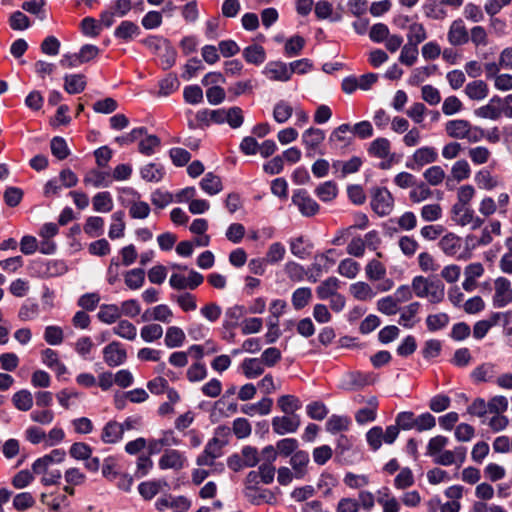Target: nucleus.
Returning <instances> with one entry per match:
<instances>
[{"label": "nucleus", "instance_id": "423d86ee", "mask_svg": "<svg viewBox=\"0 0 512 512\" xmlns=\"http://www.w3.org/2000/svg\"><path fill=\"white\" fill-rule=\"evenodd\" d=\"M438 159V152L434 147L423 146L415 150L411 159L406 162V167L412 170L431 164Z\"/></svg>", "mask_w": 512, "mask_h": 512}, {"label": "nucleus", "instance_id": "72a5a7b5", "mask_svg": "<svg viewBox=\"0 0 512 512\" xmlns=\"http://www.w3.org/2000/svg\"><path fill=\"white\" fill-rule=\"evenodd\" d=\"M200 187L210 196L220 193L223 189L221 178L212 172L205 174L200 181Z\"/></svg>", "mask_w": 512, "mask_h": 512}, {"label": "nucleus", "instance_id": "13d9d810", "mask_svg": "<svg viewBox=\"0 0 512 512\" xmlns=\"http://www.w3.org/2000/svg\"><path fill=\"white\" fill-rule=\"evenodd\" d=\"M415 479L412 470L409 467L401 468L394 479V487L398 490H404L414 485Z\"/></svg>", "mask_w": 512, "mask_h": 512}, {"label": "nucleus", "instance_id": "e433bc0d", "mask_svg": "<svg viewBox=\"0 0 512 512\" xmlns=\"http://www.w3.org/2000/svg\"><path fill=\"white\" fill-rule=\"evenodd\" d=\"M120 317V308L116 304H102L97 313L99 321L108 325L115 323Z\"/></svg>", "mask_w": 512, "mask_h": 512}, {"label": "nucleus", "instance_id": "774afa93", "mask_svg": "<svg viewBox=\"0 0 512 512\" xmlns=\"http://www.w3.org/2000/svg\"><path fill=\"white\" fill-rule=\"evenodd\" d=\"M418 54V46L406 43L401 49L399 61L406 66H412L416 63Z\"/></svg>", "mask_w": 512, "mask_h": 512}, {"label": "nucleus", "instance_id": "052dcab7", "mask_svg": "<svg viewBox=\"0 0 512 512\" xmlns=\"http://www.w3.org/2000/svg\"><path fill=\"white\" fill-rule=\"evenodd\" d=\"M163 335V328L159 324L144 325L140 330V336L143 341L147 343L159 340Z\"/></svg>", "mask_w": 512, "mask_h": 512}, {"label": "nucleus", "instance_id": "bb28decb", "mask_svg": "<svg viewBox=\"0 0 512 512\" xmlns=\"http://www.w3.org/2000/svg\"><path fill=\"white\" fill-rule=\"evenodd\" d=\"M368 154L379 159H386L391 154V143L385 137H378L373 140L368 148Z\"/></svg>", "mask_w": 512, "mask_h": 512}, {"label": "nucleus", "instance_id": "3c124183", "mask_svg": "<svg viewBox=\"0 0 512 512\" xmlns=\"http://www.w3.org/2000/svg\"><path fill=\"white\" fill-rule=\"evenodd\" d=\"M163 485L165 483L158 480L145 481L139 484L138 491L145 500H151L160 492Z\"/></svg>", "mask_w": 512, "mask_h": 512}, {"label": "nucleus", "instance_id": "338daca9", "mask_svg": "<svg viewBox=\"0 0 512 512\" xmlns=\"http://www.w3.org/2000/svg\"><path fill=\"white\" fill-rule=\"evenodd\" d=\"M471 175V168L467 160L456 161L451 168V176L458 182L466 180Z\"/></svg>", "mask_w": 512, "mask_h": 512}, {"label": "nucleus", "instance_id": "20e7f679", "mask_svg": "<svg viewBox=\"0 0 512 512\" xmlns=\"http://www.w3.org/2000/svg\"><path fill=\"white\" fill-rule=\"evenodd\" d=\"M204 281L202 274L195 270H190L188 276L180 273H173L169 279V285L175 290H195Z\"/></svg>", "mask_w": 512, "mask_h": 512}, {"label": "nucleus", "instance_id": "58836bf2", "mask_svg": "<svg viewBox=\"0 0 512 512\" xmlns=\"http://www.w3.org/2000/svg\"><path fill=\"white\" fill-rule=\"evenodd\" d=\"M93 209L96 212L108 213L114 207L113 198L108 191L98 192L92 199Z\"/></svg>", "mask_w": 512, "mask_h": 512}, {"label": "nucleus", "instance_id": "cd10ccee", "mask_svg": "<svg viewBox=\"0 0 512 512\" xmlns=\"http://www.w3.org/2000/svg\"><path fill=\"white\" fill-rule=\"evenodd\" d=\"M378 408V400L376 397H371L367 406L359 409L355 414V420L358 424H365L372 422L376 419Z\"/></svg>", "mask_w": 512, "mask_h": 512}, {"label": "nucleus", "instance_id": "f3484780", "mask_svg": "<svg viewBox=\"0 0 512 512\" xmlns=\"http://www.w3.org/2000/svg\"><path fill=\"white\" fill-rule=\"evenodd\" d=\"M502 98L493 96L486 105L477 108L474 113L477 117L490 120H498L502 116Z\"/></svg>", "mask_w": 512, "mask_h": 512}, {"label": "nucleus", "instance_id": "dca6fc26", "mask_svg": "<svg viewBox=\"0 0 512 512\" xmlns=\"http://www.w3.org/2000/svg\"><path fill=\"white\" fill-rule=\"evenodd\" d=\"M139 173L144 181L159 183L164 179L166 170L161 163L149 162L140 168Z\"/></svg>", "mask_w": 512, "mask_h": 512}, {"label": "nucleus", "instance_id": "2eb2a0df", "mask_svg": "<svg viewBox=\"0 0 512 512\" xmlns=\"http://www.w3.org/2000/svg\"><path fill=\"white\" fill-rule=\"evenodd\" d=\"M83 183L93 188H107L112 184V177L107 171L91 169L85 174Z\"/></svg>", "mask_w": 512, "mask_h": 512}, {"label": "nucleus", "instance_id": "8fccbe9b", "mask_svg": "<svg viewBox=\"0 0 512 512\" xmlns=\"http://www.w3.org/2000/svg\"><path fill=\"white\" fill-rule=\"evenodd\" d=\"M293 114V107L285 100L278 101L273 109V118L279 123H286Z\"/></svg>", "mask_w": 512, "mask_h": 512}, {"label": "nucleus", "instance_id": "4d7b16f0", "mask_svg": "<svg viewBox=\"0 0 512 512\" xmlns=\"http://www.w3.org/2000/svg\"><path fill=\"white\" fill-rule=\"evenodd\" d=\"M491 155V151L485 146H475L468 149V157L474 165L486 164Z\"/></svg>", "mask_w": 512, "mask_h": 512}, {"label": "nucleus", "instance_id": "7c9ffc66", "mask_svg": "<svg viewBox=\"0 0 512 512\" xmlns=\"http://www.w3.org/2000/svg\"><path fill=\"white\" fill-rule=\"evenodd\" d=\"M349 291L355 299L360 301L372 300L377 294L371 285L363 281L351 284Z\"/></svg>", "mask_w": 512, "mask_h": 512}, {"label": "nucleus", "instance_id": "5701e85b", "mask_svg": "<svg viewBox=\"0 0 512 512\" xmlns=\"http://www.w3.org/2000/svg\"><path fill=\"white\" fill-rule=\"evenodd\" d=\"M102 476L108 481H115L120 475V458L116 455H110L103 460L101 466Z\"/></svg>", "mask_w": 512, "mask_h": 512}, {"label": "nucleus", "instance_id": "ddd939ff", "mask_svg": "<svg viewBox=\"0 0 512 512\" xmlns=\"http://www.w3.org/2000/svg\"><path fill=\"white\" fill-rule=\"evenodd\" d=\"M497 376V365L491 362H485L475 367L470 377L476 384L495 382Z\"/></svg>", "mask_w": 512, "mask_h": 512}, {"label": "nucleus", "instance_id": "de8ad7c7", "mask_svg": "<svg viewBox=\"0 0 512 512\" xmlns=\"http://www.w3.org/2000/svg\"><path fill=\"white\" fill-rule=\"evenodd\" d=\"M473 209L470 206H464L463 204H454L452 207V220L460 225L467 226L469 225V220H471V215L473 213Z\"/></svg>", "mask_w": 512, "mask_h": 512}, {"label": "nucleus", "instance_id": "864d4df0", "mask_svg": "<svg viewBox=\"0 0 512 512\" xmlns=\"http://www.w3.org/2000/svg\"><path fill=\"white\" fill-rule=\"evenodd\" d=\"M277 405L282 412L291 415L302 407L301 401L294 395L281 396L277 401Z\"/></svg>", "mask_w": 512, "mask_h": 512}, {"label": "nucleus", "instance_id": "c85d7f7f", "mask_svg": "<svg viewBox=\"0 0 512 512\" xmlns=\"http://www.w3.org/2000/svg\"><path fill=\"white\" fill-rule=\"evenodd\" d=\"M68 270L63 260H48L40 264V273L45 277H57L65 274Z\"/></svg>", "mask_w": 512, "mask_h": 512}, {"label": "nucleus", "instance_id": "5fc2aeb1", "mask_svg": "<svg viewBox=\"0 0 512 512\" xmlns=\"http://www.w3.org/2000/svg\"><path fill=\"white\" fill-rule=\"evenodd\" d=\"M427 39V32L423 24L414 22L410 24L407 33V43L418 46Z\"/></svg>", "mask_w": 512, "mask_h": 512}, {"label": "nucleus", "instance_id": "c03bdc74", "mask_svg": "<svg viewBox=\"0 0 512 512\" xmlns=\"http://www.w3.org/2000/svg\"><path fill=\"white\" fill-rule=\"evenodd\" d=\"M111 224L108 232V236L110 239H119L124 236L125 230V222H124V212L116 211L111 216Z\"/></svg>", "mask_w": 512, "mask_h": 512}, {"label": "nucleus", "instance_id": "ea45409f", "mask_svg": "<svg viewBox=\"0 0 512 512\" xmlns=\"http://www.w3.org/2000/svg\"><path fill=\"white\" fill-rule=\"evenodd\" d=\"M245 497L254 505H260L262 503H274L276 501V497L273 492L268 489H253L249 493V491L244 492Z\"/></svg>", "mask_w": 512, "mask_h": 512}, {"label": "nucleus", "instance_id": "9d476101", "mask_svg": "<svg viewBox=\"0 0 512 512\" xmlns=\"http://www.w3.org/2000/svg\"><path fill=\"white\" fill-rule=\"evenodd\" d=\"M158 465L162 470H181L187 465V458L185 454L179 450L167 449L160 457Z\"/></svg>", "mask_w": 512, "mask_h": 512}, {"label": "nucleus", "instance_id": "69168bd1", "mask_svg": "<svg viewBox=\"0 0 512 512\" xmlns=\"http://www.w3.org/2000/svg\"><path fill=\"white\" fill-rule=\"evenodd\" d=\"M180 86V82L176 75L168 74L165 78L159 81V92L160 96H168L175 92Z\"/></svg>", "mask_w": 512, "mask_h": 512}, {"label": "nucleus", "instance_id": "6e6552de", "mask_svg": "<svg viewBox=\"0 0 512 512\" xmlns=\"http://www.w3.org/2000/svg\"><path fill=\"white\" fill-rule=\"evenodd\" d=\"M467 449L463 446H457L453 450H443L437 455L433 461L435 464L442 466L456 465L462 466L466 460Z\"/></svg>", "mask_w": 512, "mask_h": 512}, {"label": "nucleus", "instance_id": "e2e57ef3", "mask_svg": "<svg viewBox=\"0 0 512 512\" xmlns=\"http://www.w3.org/2000/svg\"><path fill=\"white\" fill-rule=\"evenodd\" d=\"M448 443L449 439L443 435L432 437L427 444L426 455L434 459L444 450Z\"/></svg>", "mask_w": 512, "mask_h": 512}, {"label": "nucleus", "instance_id": "6ab92c4d", "mask_svg": "<svg viewBox=\"0 0 512 512\" xmlns=\"http://www.w3.org/2000/svg\"><path fill=\"white\" fill-rule=\"evenodd\" d=\"M439 247L444 254L457 258L461 253L462 239L454 233H447L440 239Z\"/></svg>", "mask_w": 512, "mask_h": 512}, {"label": "nucleus", "instance_id": "bf43d9fd", "mask_svg": "<svg viewBox=\"0 0 512 512\" xmlns=\"http://www.w3.org/2000/svg\"><path fill=\"white\" fill-rule=\"evenodd\" d=\"M360 271V264L351 259H343L338 265V273L346 278L354 279Z\"/></svg>", "mask_w": 512, "mask_h": 512}, {"label": "nucleus", "instance_id": "b1692460", "mask_svg": "<svg viewBox=\"0 0 512 512\" xmlns=\"http://www.w3.org/2000/svg\"><path fill=\"white\" fill-rule=\"evenodd\" d=\"M469 125L470 122L468 120L454 119L445 124V131L449 137L463 140L466 139Z\"/></svg>", "mask_w": 512, "mask_h": 512}, {"label": "nucleus", "instance_id": "7ed1b4c3", "mask_svg": "<svg viewBox=\"0 0 512 512\" xmlns=\"http://www.w3.org/2000/svg\"><path fill=\"white\" fill-rule=\"evenodd\" d=\"M365 274L368 280L370 281H380L383 280L381 284L377 286L380 292H385L390 290L394 283L391 279H385L386 276V267L385 265L377 259L370 260L365 266Z\"/></svg>", "mask_w": 512, "mask_h": 512}, {"label": "nucleus", "instance_id": "a211bd4d", "mask_svg": "<svg viewBox=\"0 0 512 512\" xmlns=\"http://www.w3.org/2000/svg\"><path fill=\"white\" fill-rule=\"evenodd\" d=\"M325 133L319 128L310 127L302 134V143L307 150V154L311 155L319 145L324 141Z\"/></svg>", "mask_w": 512, "mask_h": 512}, {"label": "nucleus", "instance_id": "39448f33", "mask_svg": "<svg viewBox=\"0 0 512 512\" xmlns=\"http://www.w3.org/2000/svg\"><path fill=\"white\" fill-rule=\"evenodd\" d=\"M512 303V285L505 277H498L494 281V295L492 305L494 308H503Z\"/></svg>", "mask_w": 512, "mask_h": 512}, {"label": "nucleus", "instance_id": "a18cd8bd", "mask_svg": "<svg viewBox=\"0 0 512 512\" xmlns=\"http://www.w3.org/2000/svg\"><path fill=\"white\" fill-rule=\"evenodd\" d=\"M312 299V290L309 287L297 288L291 297L292 306L295 310H301L309 304Z\"/></svg>", "mask_w": 512, "mask_h": 512}, {"label": "nucleus", "instance_id": "c756f323", "mask_svg": "<svg viewBox=\"0 0 512 512\" xmlns=\"http://www.w3.org/2000/svg\"><path fill=\"white\" fill-rule=\"evenodd\" d=\"M242 55L247 63L256 66L261 65L266 60V51L261 45L258 44H252L245 47Z\"/></svg>", "mask_w": 512, "mask_h": 512}, {"label": "nucleus", "instance_id": "aec40b11", "mask_svg": "<svg viewBox=\"0 0 512 512\" xmlns=\"http://www.w3.org/2000/svg\"><path fill=\"white\" fill-rule=\"evenodd\" d=\"M469 35L461 19L453 21L448 31V41L451 45L458 46L467 43Z\"/></svg>", "mask_w": 512, "mask_h": 512}, {"label": "nucleus", "instance_id": "f8f14e48", "mask_svg": "<svg viewBox=\"0 0 512 512\" xmlns=\"http://www.w3.org/2000/svg\"><path fill=\"white\" fill-rule=\"evenodd\" d=\"M262 74L271 81L286 82L291 78V69L282 61H270L263 68Z\"/></svg>", "mask_w": 512, "mask_h": 512}, {"label": "nucleus", "instance_id": "680f3d73", "mask_svg": "<svg viewBox=\"0 0 512 512\" xmlns=\"http://www.w3.org/2000/svg\"><path fill=\"white\" fill-rule=\"evenodd\" d=\"M278 455L282 457H291L298 451L299 443L295 438H283L276 442Z\"/></svg>", "mask_w": 512, "mask_h": 512}, {"label": "nucleus", "instance_id": "0e129e2a", "mask_svg": "<svg viewBox=\"0 0 512 512\" xmlns=\"http://www.w3.org/2000/svg\"><path fill=\"white\" fill-rule=\"evenodd\" d=\"M81 32L91 38H96L101 33V24L93 17H85L80 23Z\"/></svg>", "mask_w": 512, "mask_h": 512}, {"label": "nucleus", "instance_id": "c9c22d12", "mask_svg": "<svg viewBox=\"0 0 512 512\" xmlns=\"http://www.w3.org/2000/svg\"><path fill=\"white\" fill-rule=\"evenodd\" d=\"M123 276L125 285L130 290H139L145 283V271L142 268L128 270Z\"/></svg>", "mask_w": 512, "mask_h": 512}, {"label": "nucleus", "instance_id": "393cba45", "mask_svg": "<svg viewBox=\"0 0 512 512\" xmlns=\"http://www.w3.org/2000/svg\"><path fill=\"white\" fill-rule=\"evenodd\" d=\"M464 93L469 99L480 101L488 96L489 87L483 80H474L465 86Z\"/></svg>", "mask_w": 512, "mask_h": 512}, {"label": "nucleus", "instance_id": "37998d69", "mask_svg": "<svg viewBox=\"0 0 512 512\" xmlns=\"http://www.w3.org/2000/svg\"><path fill=\"white\" fill-rule=\"evenodd\" d=\"M115 335L128 341H133L137 337L136 326L128 320H120L113 328Z\"/></svg>", "mask_w": 512, "mask_h": 512}, {"label": "nucleus", "instance_id": "09e8293b", "mask_svg": "<svg viewBox=\"0 0 512 512\" xmlns=\"http://www.w3.org/2000/svg\"><path fill=\"white\" fill-rule=\"evenodd\" d=\"M315 194L322 202H330L336 198L338 188L335 182L326 181L315 189Z\"/></svg>", "mask_w": 512, "mask_h": 512}, {"label": "nucleus", "instance_id": "79ce46f5", "mask_svg": "<svg viewBox=\"0 0 512 512\" xmlns=\"http://www.w3.org/2000/svg\"><path fill=\"white\" fill-rule=\"evenodd\" d=\"M245 314V308L241 305H234L225 311L223 326L226 329H234L238 326L240 319Z\"/></svg>", "mask_w": 512, "mask_h": 512}, {"label": "nucleus", "instance_id": "a19ab883", "mask_svg": "<svg viewBox=\"0 0 512 512\" xmlns=\"http://www.w3.org/2000/svg\"><path fill=\"white\" fill-rule=\"evenodd\" d=\"M12 403L19 411H29L33 407L32 393L27 389H21L13 394Z\"/></svg>", "mask_w": 512, "mask_h": 512}, {"label": "nucleus", "instance_id": "603ef678", "mask_svg": "<svg viewBox=\"0 0 512 512\" xmlns=\"http://www.w3.org/2000/svg\"><path fill=\"white\" fill-rule=\"evenodd\" d=\"M338 255L339 254L335 249H328L325 253L315 257L314 268L318 272H321L322 270L328 271L336 262L334 256Z\"/></svg>", "mask_w": 512, "mask_h": 512}, {"label": "nucleus", "instance_id": "49530a36", "mask_svg": "<svg viewBox=\"0 0 512 512\" xmlns=\"http://www.w3.org/2000/svg\"><path fill=\"white\" fill-rule=\"evenodd\" d=\"M184 341L185 333L180 327L170 326L167 328L164 342L168 348L180 347Z\"/></svg>", "mask_w": 512, "mask_h": 512}, {"label": "nucleus", "instance_id": "a878e982", "mask_svg": "<svg viewBox=\"0 0 512 512\" xmlns=\"http://www.w3.org/2000/svg\"><path fill=\"white\" fill-rule=\"evenodd\" d=\"M140 34V28L132 21H122L114 31V36L124 42L133 40Z\"/></svg>", "mask_w": 512, "mask_h": 512}, {"label": "nucleus", "instance_id": "4be33fe9", "mask_svg": "<svg viewBox=\"0 0 512 512\" xmlns=\"http://www.w3.org/2000/svg\"><path fill=\"white\" fill-rule=\"evenodd\" d=\"M421 308L419 302H412L404 308L400 309V317L398 323L405 328H412L418 322L416 318Z\"/></svg>", "mask_w": 512, "mask_h": 512}, {"label": "nucleus", "instance_id": "f03ea898", "mask_svg": "<svg viewBox=\"0 0 512 512\" xmlns=\"http://www.w3.org/2000/svg\"><path fill=\"white\" fill-rule=\"evenodd\" d=\"M370 205L378 216H387L393 210L394 198L387 188L375 187L371 190Z\"/></svg>", "mask_w": 512, "mask_h": 512}, {"label": "nucleus", "instance_id": "f257e3e1", "mask_svg": "<svg viewBox=\"0 0 512 512\" xmlns=\"http://www.w3.org/2000/svg\"><path fill=\"white\" fill-rule=\"evenodd\" d=\"M412 289L417 297L426 298L432 304L442 302L445 296L444 284L440 280L424 276H415L412 279Z\"/></svg>", "mask_w": 512, "mask_h": 512}, {"label": "nucleus", "instance_id": "1a4fd4ad", "mask_svg": "<svg viewBox=\"0 0 512 512\" xmlns=\"http://www.w3.org/2000/svg\"><path fill=\"white\" fill-rule=\"evenodd\" d=\"M103 359L109 367H117L125 363L127 353L120 342L112 341L103 348Z\"/></svg>", "mask_w": 512, "mask_h": 512}, {"label": "nucleus", "instance_id": "412c9836", "mask_svg": "<svg viewBox=\"0 0 512 512\" xmlns=\"http://www.w3.org/2000/svg\"><path fill=\"white\" fill-rule=\"evenodd\" d=\"M309 461V453L304 450H298L290 457L289 463L296 479H302L306 475Z\"/></svg>", "mask_w": 512, "mask_h": 512}, {"label": "nucleus", "instance_id": "473e14b6", "mask_svg": "<svg viewBox=\"0 0 512 512\" xmlns=\"http://www.w3.org/2000/svg\"><path fill=\"white\" fill-rule=\"evenodd\" d=\"M86 87V77L83 74H67L64 77V89L69 94H79Z\"/></svg>", "mask_w": 512, "mask_h": 512}, {"label": "nucleus", "instance_id": "9b49d317", "mask_svg": "<svg viewBox=\"0 0 512 512\" xmlns=\"http://www.w3.org/2000/svg\"><path fill=\"white\" fill-rule=\"evenodd\" d=\"M300 417L296 414L276 416L272 419V428L277 435L295 433L300 427Z\"/></svg>", "mask_w": 512, "mask_h": 512}, {"label": "nucleus", "instance_id": "4468645a", "mask_svg": "<svg viewBox=\"0 0 512 512\" xmlns=\"http://www.w3.org/2000/svg\"><path fill=\"white\" fill-rule=\"evenodd\" d=\"M123 436L124 426L115 420H110L102 428L100 439L104 444H117Z\"/></svg>", "mask_w": 512, "mask_h": 512}, {"label": "nucleus", "instance_id": "2f4dec72", "mask_svg": "<svg viewBox=\"0 0 512 512\" xmlns=\"http://www.w3.org/2000/svg\"><path fill=\"white\" fill-rule=\"evenodd\" d=\"M340 281L336 277H329L322 281L316 288L317 297L320 300H327L338 293Z\"/></svg>", "mask_w": 512, "mask_h": 512}, {"label": "nucleus", "instance_id": "f704fd0d", "mask_svg": "<svg viewBox=\"0 0 512 512\" xmlns=\"http://www.w3.org/2000/svg\"><path fill=\"white\" fill-rule=\"evenodd\" d=\"M243 374L248 379H255L264 372V364L260 358H246L241 364Z\"/></svg>", "mask_w": 512, "mask_h": 512}, {"label": "nucleus", "instance_id": "0eeeda50", "mask_svg": "<svg viewBox=\"0 0 512 512\" xmlns=\"http://www.w3.org/2000/svg\"><path fill=\"white\" fill-rule=\"evenodd\" d=\"M292 202L303 216L311 217L318 213V203L304 189L296 190L292 196Z\"/></svg>", "mask_w": 512, "mask_h": 512}, {"label": "nucleus", "instance_id": "4c0bfd02", "mask_svg": "<svg viewBox=\"0 0 512 512\" xmlns=\"http://www.w3.org/2000/svg\"><path fill=\"white\" fill-rule=\"evenodd\" d=\"M161 146V140L156 135H144L138 143V151L144 156L154 155Z\"/></svg>", "mask_w": 512, "mask_h": 512}, {"label": "nucleus", "instance_id": "6e6d98bb", "mask_svg": "<svg viewBox=\"0 0 512 512\" xmlns=\"http://www.w3.org/2000/svg\"><path fill=\"white\" fill-rule=\"evenodd\" d=\"M338 485V479L331 473L324 472L320 475L317 488L322 492L324 497H328L332 494L333 488Z\"/></svg>", "mask_w": 512, "mask_h": 512}]
</instances>
